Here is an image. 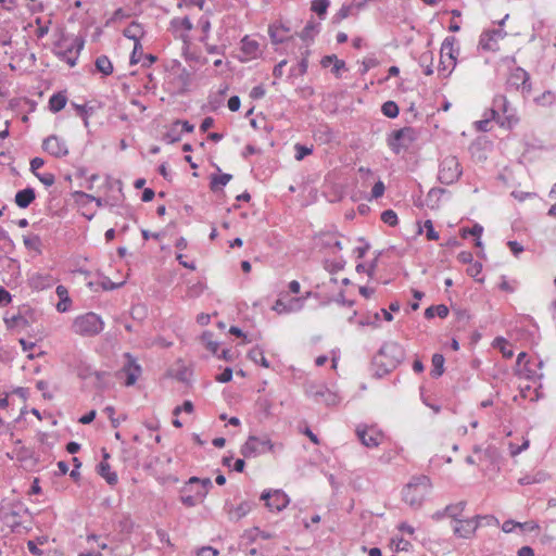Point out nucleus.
<instances>
[{
  "mask_svg": "<svg viewBox=\"0 0 556 556\" xmlns=\"http://www.w3.org/2000/svg\"><path fill=\"white\" fill-rule=\"evenodd\" d=\"M482 519L494 520L496 523L498 522L493 516H480L477 515L472 518L459 519L455 522L453 527V532L457 538L462 539H470L476 533L477 529L480 527V521Z\"/></svg>",
  "mask_w": 556,
  "mask_h": 556,
  "instance_id": "nucleus-11",
  "label": "nucleus"
},
{
  "mask_svg": "<svg viewBox=\"0 0 556 556\" xmlns=\"http://www.w3.org/2000/svg\"><path fill=\"white\" fill-rule=\"evenodd\" d=\"M172 24L174 26H179V27L184 28L187 31H190L193 28V24H192L191 20L188 16H185V17L178 18V20H173Z\"/></svg>",
  "mask_w": 556,
  "mask_h": 556,
  "instance_id": "nucleus-55",
  "label": "nucleus"
},
{
  "mask_svg": "<svg viewBox=\"0 0 556 556\" xmlns=\"http://www.w3.org/2000/svg\"><path fill=\"white\" fill-rule=\"evenodd\" d=\"M35 190L30 187L20 190L15 194V203L21 208H26L35 200Z\"/></svg>",
  "mask_w": 556,
  "mask_h": 556,
  "instance_id": "nucleus-25",
  "label": "nucleus"
},
{
  "mask_svg": "<svg viewBox=\"0 0 556 556\" xmlns=\"http://www.w3.org/2000/svg\"><path fill=\"white\" fill-rule=\"evenodd\" d=\"M491 118L496 121L501 127L511 129L518 123L516 111L510 106L507 98L504 94H496L492 102V108L489 110Z\"/></svg>",
  "mask_w": 556,
  "mask_h": 556,
  "instance_id": "nucleus-5",
  "label": "nucleus"
},
{
  "mask_svg": "<svg viewBox=\"0 0 556 556\" xmlns=\"http://www.w3.org/2000/svg\"><path fill=\"white\" fill-rule=\"evenodd\" d=\"M444 371V357L442 354L435 353L432 356V370L431 376L439 378Z\"/></svg>",
  "mask_w": 556,
  "mask_h": 556,
  "instance_id": "nucleus-40",
  "label": "nucleus"
},
{
  "mask_svg": "<svg viewBox=\"0 0 556 556\" xmlns=\"http://www.w3.org/2000/svg\"><path fill=\"white\" fill-rule=\"evenodd\" d=\"M212 486L210 478L191 477L181 488L179 500L186 507H194L204 501Z\"/></svg>",
  "mask_w": 556,
  "mask_h": 556,
  "instance_id": "nucleus-2",
  "label": "nucleus"
},
{
  "mask_svg": "<svg viewBox=\"0 0 556 556\" xmlns=\"http://www.w3.org/2000/svg\"><path fill=\"white\" fill-rule=\"evenodd\" d=\"M405 352L402 345L396 342H387L382 344L377 355L374 357V364L381 367L382 374H388L402 363Z\"/></svg>",
  "mask_w": 556,
  "mask_h": 556,
  "instance_id": "nucleus-4",
  "label": "nucleus"
},
{
  "mask_svg": "<svg viewBox=\"0 0 556 556\" xmlns=\"http://www.w3.org/2000/svg\"><path fill=\"white\" fill-rule=\"evenodd\" d=\"M55 293L60 299L59 303L56 304L58 312H60V313L67 312L72 304V300L68 296L67 289L64 286L60 285L56 287Z\"/></svg>",
  "mask_w": 556,
  "mask_h": 556,
  "instance_id": "nucleus-27",
  "label": "nucleus"
},
{
  "mask_svg": "<svg viewBox=\"0 0 556 556\" xmlns=\"http://www.w3.org/2000/svg\"><path fill=\"white\" fill-rule=\"evenodd\" d=\"M529 447V440H525L521 445L509 443V452L511 456H517Z\"/></svg>",
  "mask_w": 556,
  "mask_h": 556,
  "instance_id": "nucleus-59",
  "label": "nucleus"
},
{
  "mask_svg": "<svg viewBox=\"0 0 556 556\" xmlns=\"http://www.w3.org/2000/svg\"><path fill=\"white\" fill-rule=\"evenodd\" d=\"M104 186L108 190H113L114 188L117 189V197H116L115 202H111L110 199L94 197V195H91V194H88L85 192H77V194L86 198L90 202H94L97 204V206H99V207H101V206H110V207L118 206L124 198L123 192H122V181L118 179H114L111 176H106Z\"/></svg>",
  "mask_w": 556,
  "mask_h": 556,
  "instance_id": "nucleus-9",
  "label": "nucleus"
},
{
  "mask_svg": "<svg viewBox=\"0 0 556 556\" xmlns=\"http://www.w3.org/2000/svg\"><path fill=\"white\" fill-rule=\"evenodd\" d=\"M308 62L305 58H301L296 66L290 68V76H303L306 74Z\"/></svg>",
  "mask_w": 556,
  "mask_h": 556,
  "instance_id": "nucleus-45",
  "label": "nucleus"
},
{
  "mask_svg": "<svg viewBox=\"0 0 556 556\" xmlns=\"http://www.w3.org/2000/svg\"><path fill=\"white\" fill-rule=\"evenodd\" d=\"M306 394L316 403H324L327 406L336 405L338 396L323 384H308L306 387Z\"/></svg>",
  "mask_w": 556,
  "mask_h": 556,
  "instance_id": "nucleus-16",
  "label": "nucleus"
},
{
  "mask_svg": "<svg viewBox=\"0 0 556 556\" xmlns=\"http://www.w3.org/2000/svg\"><path fill=\"white\" fill-rule=\"evenodd\" d=\"M4 321H5L7 326H8V328H13V327L25 328L29 324L28 319L26 318V316L23 315L22 313L13 314L10 317H5Z\"/></svg>",
  "mask_w": 556,
  "mask_h": 556,
  "instance_id": "nucleus-39",
  "label": "nucleus"
},
{
  "mask_svg": "<svg viewBox=\"0 0 556 556\" xmlns=\"http://www.w3.org/2000/svg\"><path fill=\"white\" fill-rule=\"evenodd\" d=\"M493 345L495 348L500 349V351L502 352V354L505 358L513 357L514 352H513L511 345L509 344V342L506 339H504L502 337L495 338Z\"/></svg>",
  "mask_w": 556,
  "mask_h": 556,
  "instance_id": "nucleus-41",
  "label": "nucleus"
},
{
  "mask_svg": "<svg viewBox=\"0 0 556 556\" xmlns=\"http://www.w3.org/2000/svg\"><path fill=\"white\" fill-rule=\"evenodd\" d=\"M381 220L389 225V226H395L399 223V218L396 213L393 210H386L381 213Z\"/></svg>",
  "mask_w": 556,
  "mask_h": 556,
  "instance_id": "nucleus-47",
  "label": "nucleus"
},
{
  "mask_svg": "<svg viewBox=\"0 0 556 556\" xmlns=\"http://www.w3.org/2000/svg\"><path fill=\"white\" fill-rule=\"evenodd\" d=\"M320 25L315 22L313 18L309 20L302 31L299 34V37L303 42H312L315 36L319 33Z\"/></svg>",
  "mask_w": 556,
  "mask_h": 556,
  "instance_id": "nucleus-26",
  "label": "nucleus"
},
{
  "mask_svg": "<svg viewBox=\"0 0 556 556\" xmlns=\"http://www.w3.org/2000/svg\"><path fill=\"white\" fill-rule=\"evenodd\" d=\"M201 341L205 345V348L212 352V354L217 355V352L219 350V343L217 341L213 340V333L210 331L203 332L201 336Z\"/></svg>",
  "mask_w": 556,
  "mask_h": 556,
  "instance_id": "nucleus-42",
  "label": "nucleus"
},
{
  "mask_svg": "<svg viewBox=\"0 0 556 556\" xmlns=\"http://www.w3.org/2000/svg\"><path fill=\"white\" fill-rule=\"evenodd\" d=\"M356 435L366 447H377L382 443L384 434L376 426L358 425Z\"/></svg>",
  "mask_w": 556,
  "mask_h": 556,
  "instance_id": "nucleus-13",
  "label": "nucleus"
},
{
  "mask_svg": "<svg viewBox=\"0 0 556 556\" xmlns=\"http://www.w3.org/2000/svg\"><path fill=\"white\" fill-rule=\"evenodd\" d=\"M265 93H266V89L264 88V86L257 85L251 89L250 98L252 100H260V99L264 98Z\"/></svg>",
  "mask_w": 556,
  "mask_h": 556,
  "instance_id": "nucleus-60",
  "label": "nucleus"
},
{
  "mask_svg": "<svg viewBox=\"0 0 556 556\" xmlns=\"http://www.w3.org/2000/svg\"><path fill=\"white\" fill-rule=\"evenodd\" d=\"M142 53V46L140 42H135L134 50L130 54V64H137L140 62Z\"/></svg>",
  "mask_w": 556,
  "mask_h": 556,
  "instance_id": "nucleus-53",
  "label": "nucleus"
},
{
  "mask_svg": "<svg viewBox=\"0 0 556 556\" xmlns=\"http://www.w3.org/2000/svg\"><path fill=\"white\" fill-rule=\"evenodd\" d=\"M261 54L260 43L257 40L252 39L250 36H244L240 41V55L239 61L242 63L255 60Z\"/></svg>",
  "mask_w": 556,
  "mask_h": 556,
  "instance_id": "nucleus-18",
  "label": "nucleus"
},
{
  "mask_svg": "<svg viewBox=\"0 0 556 556\" xmlns=\"http://www.w3.org/2000/svg\"><path fill=\"white\" fill-rule=\"evenodd\" d=\"M96 70L103 76H110L113 73V64L106 55H100L94 61Z\"/></svg>",
  "mask_w": 556,
  "mask_h": 556,
  "instance_id": "nucleus-30",
  "label": "nucleus"
},
{
  "mask_svg": "<svg viewBox=\"0 0 556 556\" xmlns=\"http://www.w3.org/2000/svg\"><path fill=\"white\" fill-rule=\"evenodd\" d=\"M309 295L311 292H307L305 296L291 298L288 301H285L283 299H278L274 303L271 309L279 315L300 312L304 307L305 300Z\"/></svg>",
  "mask_w": 556,
  "mask_h": 556,
  "instance_id": "nucleus-17",
  "label": "nucleus"
},
{
  "mask_svg": "<svg viewBox=\"0 0 556 556\" xmlns=\"http://www.w3.org/2000/svg\"><path fill=\"white\" fill-rule=\"evenodd\" d=\"M72 105L75 109L77 115H79L80 117L86 115H92L93 113V108L87 106L86 104L72 103Z\"/></svg>",
  "mask_w": 556,
  "mask_h": 556,
  "instance_id": "nucleus-58",
  "label": "nucleus"
},
{
  "mask_svg": "<svg viewBox=\"0 0 556 556\" xmlns=\"http://www.w3.org/2000/svg\"><path fill=\"white\" fill-rule=\"evenodd\" d=\"M290 28L281 22H276L268 27V35L273 43H283L289 39Z\"/></svg>",
  "mask_w": 556,
  "mask_h": 556,
  "instance_id": "nucleus-22",
  "label": "nucleus"
},
{
  "mask_svg": "<svg viewBox=\"0 0 556 556\" xmlns=\"http://www.w3.org/2000/svg\"><path fill=\"white\" fill-rule=\"evenodd\" d=\"M381 112L384 116L389 118H395L400 113V109L394 101L390 100L382 104Z\"/></svg>",
  "mask_w": 556,
  "mask_h": 556,
  "instance_id": "nucleus-44",
  "label": "nucleus"
},
{
  "mask_svg": "<svg viewBox=\"0 0 556 556\" xmlns=\"http://www.w3.org/2000/svg\"><path fill=\"white\" fill-rule=\"evenodd\" d=\"M232 379V369L226 367L217 377L216 380L220 383H227Z\"/></svg>",
  "mask_w": 556,
  "mask_h": 556,
  "instance_id": "nucleus-63",
  "label": "nucleus"
},
{
  "mask_svg": "<svg viewBox=\"0 0 556 556\" xmlns=\"http://www.w3.org/2000/svg\"><path fill=\"white\" fill-rule=\"evenodd\" d=\"M506 36L502 28L483 31L480 36L479 45L483 50L495 51L498 49V40Z\"/></svg>",
  "mask_w": 556,
  "mask_h": 556,
  "instance_id": "nucleus-20",
  "label": "nucleus"
},
{
  "mask_svg": "<svg viewBox=\"0 0 556 556\" xmlns=\"http://www.w3.org/2000/svg\"><path fill=\"white\" fill-rule=\"evenodd\" d=\"M549 479V475L542 470L535 469L530 472L525 473L518 479V483L520 485H532V484H541Z\"/></svg>",
  "mask_w": 556,
  "mask_h": 556,
  "instance_id": "nucleus-23",
  "label": "nucleus"
},
{
  "mask_svg": "<svg viewBox=\"0 0 556 556\" xmlns=\"http://www.w3.org/2000/svg\"><path fill=\"white\" fill-rule=\"evenodd\" d=\"M432 484L427 476L413 477L403 489V501L413 508H419L429 495Z\"/></svg>",
  "mask_w": 556,
  "mask_h": 556,
  "instance_id": "nucleus-3",
  "label": "nucleus"
},
{
  "mask_svg": "<svg viewBox=\"0 0 556 556\" xmlns=\"http://www.w3.org/2000/svg\"><path fill=\"white\" fill-rule=\"evenodd\" d=\"M463 237H466L467 233L480 238L483 232V227L479 224H475L470 229H463Z\"/></svg>",
  "mask_w": 556,
  "mask_h": 556,
  "instance_id": "nucleus-62",
  "label": "nucleus"
},
{
  "mask_svg": "<svg viewBox=\"0 0 556 556\" xmlns=\"http://www.w3.org/2000/svg\"><path fill=\"white\" fill-rule=\"evenodd\" d=\"M462 175L463 166L456 156L446 155L439 161L438 180L442 185H453L459 180Z\"/></svg>",
  "mask_w": 556,
  "mask_h": 556,
  "instance_id": "nucleus-7",
  "label": "nucleus"
},
{
  "mask_svg": "<svg viewBox=\"0 0 556 556\" xmlns=\"http://www.w3.org/2000/svg\"><path fill=\"white\" fill-rule=\"evenodd\" d=\"M217 555H218V551L212 546H203L197 553V556H217Z\"/></svg>",
  "mask_w": 556,
  "mask_h": 556,
  "instance_id": "nucleus-64",
  "label": "nucleus"
},
{
  "mask_svg": "<svg viewBox=\"0 0 556 556\" xmlns=\"http://www.w3.org/2000/svg\"><path fill=\"white\" fill-rule=\"evenodd\" d=\"M98 473L110 484L115 485L118 481L117 473L111 470V466L106 462L98 465Z\"/></svg>",
  "mask_w": 556,
  "mask_h": 556,
  "instance_id": "nucleus-29",
  "label": "nucleus"
},
{
  "mask_svg": "<svg viewBox=\"0 0 556 556\" xmlns=\"http://www.w3.org/2000/svg\"><path fill=\"white\" fill-rule=\"evenodd\" d=\"M416 139V129L406 126L390 132L387 138V143L394 154H400L401 152L408 150Z\"/></svg>",
  "mask_w": 556,
  "mask_h": 556,
  "instance_id": "nucleus-8",
  "label": "nucleus"
},
{
  "mask_svg": "<svg viewBox=\"0 0 556 556\" xmlns=\"http://www.w3.org/2000/svg\"><path fill=\"white\" fill-rule=\"evenodd\" d=\"M455 37L450 36L446 37L441 45V55L442 58H447L451 65L450 73L455 68L456 56L458 54V50L455 49Z\"/></svg>",
  "mask_w": 556,
  "mask_h": 556,
  "instance_id": "nucleus-21",
  "label": "nucleus"
},
{
  "mask_svg": "<svg viewBox=\"0 0 556 556\" xmlns=\"http://www.w3.org/2000/svg\"><path fill=\"white\" fill-rule=\"evenodd\" d=\"M251 508L252 504L250 502H242L229 511L230 518L239 520L245 517L251 511Z\"/></svg>",
  "mask_w": 556,
  "mask_h": 556,
  "instance_id": "nucleus-37",
  "label": "nucleus"
},
{
  "mask_svg": "<svg viewBox=\"0 0 556 556\" xmlns=\"http://www.w3.org/2000/svg\"><path fill=\"white\" fill-rule=\"evenodd\" d=\"M198 27L202 31V36L200 37V42L203 45H206V41L208 40L210 33H211V21L207 15H202L198 20Z\"/></svg>",
  "mask_w": 556,
  "mask_h": 556,
  "instance_id": "nucleus-38",
  "label": "nucleus"
},
{
  "mask_svg": "<svg viewBox=\"0 0 556 556\" xmlns=\"http://www.w3.org/2000/svg\"><path fill=\"white\" fill-rule=\"evenodd\" d=\"M261 500L265 502L270 511H281L290 503L289 496L282 490H266L262 493Z\"/></svg>",
  "mask_w": 556,
  "mask_h": 556,
  "instance_id": "nucleus-14",
  "label": "nucleus"
},
{
  "mask_svg": "<svg viewBox=\"0 0 556 556\" xmlns=\"http://www.w3.org/2000/svg\"><path fill=\"white\" fill-rule=\"evenodd\" d=\"M273 448L274 444L267 437L250 435L241 447V454L245 458H251L273 451Z\"/></svg>",
  "mask_w": 556,
  "mask_h": 556,
  "instance_id": "nucleus-10",
  "label": "nucleus"
},
{
  "mask_svg": "<svg viewBox=\"0 0 556 556\" xmlns=\"http://www.w3.org/2000/svg\"><path fill=\"white\" fill-rule=\"evenodd\" d=\"M14 249V242L9 232L0 226V251L10 252Z\"/></svg>",
  "mask_w": 556,
  "mask_h": 556,
  "instance_id": "nucleus-43",
  "label": "nucleus"
},
{
  "mask_svg": "<svg viewBox=\"0 0 556 556\" xmlns=\"http://www.w3.org/2000/svg\"><path fill=\"white\" fill-rule=\"evenodd\" d=\"M248 536L251 541H255L257 538L263 540H268L271 538V534L265 531L260 530L258 528H254L249 531Z\"/></svg>",
  "mask_w": 556,
  "mask_h": 556,
  "instance_id": "nucleus-54",
  "label": "nucleus"
},
{
  "mask_svg": "<svg viewBox=\"0 0 556 556\" xmlns=\"http://www.w3.org/2000/svg\"><path fill=\"white\" fill-rule=\"evenodd\" d=\"M23 242L28 251H34L37 254L42 253V241L39 235L30 233L23 236Z\"/></svg>",
  "mask_w": 556,
  "mask_h": 556,
  "instance_id": "nucleus-28",
  "label": "nucleus"
},
{
  "mask_svg": "<svg viewBox=\"0 0 556 556\" xmlns=\"http://www.w3.org/2000/svg\"><path fill=\"white\" fill-rule=\"evenodd\" d=\"M528 523L527 522H517L515 520H511V519H508V520H505L502 525V530L505 532V533H511L516 528H523L526 527Z\"/></svg>",
  "mask_w": 556,
  "mask_h": 556,
  "instance_id": "nucleus-48",
  "label": "nucleus"
},
{
  "mask_svg": "<svg viewBox=\"0 0 556 556\" xmlns=\"http://www.w3.org/2000/svg\"><path fill=\"white\" fill-rule=\"evenodd\" d=\"M42 150L55 159H63L70 153L66 141L56 135L43 139Z\"/></svg>",
  "mask_w": 556,
  "mask_h": 556,
  "instance_id": "nucleus-15",
  "label": "nucleus"
},
{
  "mask_svg": "<svg viewBox=\"0 0 556 556\" xmlns=\"http://www.w3.org/2000/svg\"><path fill=\"white\" fill-rule=\"evenodd\" d=\"M294 149L296 151L295 153V159L298 161H301L303 160L305 156L309 155L312 152H313V149L312 148H307L306 146H302L300 143H296L294 146Z\"/></svg>",
  "mask_w": 556,
  "mask_h": 556,
  "instance_id": "nucleus-52",
  "label": "nucleus"
},
{
  "mask_svg": "<svg viewBox=\"0 0 556 556\" xmlns=\"http://www.w3.org/2000/svg\"><path fill=\"white\" fill-rule=\"evenodd\" d=\"M124 36L135 42H140L143 29L139 23L132 22L124 29Z\"/></svg>",
  "mask_w": 556,
  "mask_h": 556,
  "instance_id": "nucleus-34",
  "label": "nucleus"
},
{
  "mask_svg": "<svg viewBox=\"0 0 556 556\" xmlns=\"http://www.w3.org/2000/svg\"><path fill=\"white\" fill-rule=\"evenodd\" d=\"M329 7V0H314L312 2V11L323 17Z\"/></svg>",
  "mask_w": 556,
  "mask_h": 556,
  "instance_id": "nucleus-46",
  "label": "nucleus"
},
{
  "mask_svg": "<svg viewBox=\"0 0 556 556\" xmlns=\"http://www.w3.org/2000/svg\"><path fill=\"white\" fill-rule=\"evenodd\" d=\"M104 329V321L100 315L88 312L74 318L72 330L81 337H94Z\"/></svg>",
  "mask_w": 556,
  "mask_h": 556,
  "instance_id": "nucleus-6",
  "label": "nucleus"
},
{
  "mask_svg": "<svg viewBox=\"0 0 556 556\" xmlns=\"http://www.w3.org/2000/svg\"><path fill=\"white\" fill-rule=\"evenodd\" d=\"M248 357L252 362H254L255 364H257L264 368H269V366H270L269 362L265 357L264 350L260 346H255V348L251 349L248 353Z\"/></svg>",
  "mask_w": 556,
  "mask_h": 556,
  "instance_id": "nucleus-31",
  "label": "nucleus"
},
{
  "mask_svg": "<svg viewBox=\"0 0 556 556\" xmlns=\"http://www.w3.org/2000/svg\"><path fill=\"white\" fill-rule=\"evenodd\" d=\"M36 24L38 25V28L36 29V36H37V38L41 39L46 35H48L49 29H50L51 21H48L47 23L41 24V20L38 17L36 20Z\"/></svg>",
  "mask_w": 556,
  "mask_h": 556,
  "instance_id": "nucleus-51",
  "label": "nucleus"
},
{
  "mask_svg": "<svg viewBox=\"0 0 556 556\" xmlns=\"http://www.w3.org/2000/svg\"><path fill=\"white\" fill-rule=\"evenodd\" d=\"M466 507V502L460 501L455 504H450L445 507L446 517L452 518L455 522H457L460 518L459 516L463 514Z\"/></svg>",
  "mask_w": 556,
  "mask_h": 556,
  "instance_id": "nucleus-36",
  "label": "nucleus"
},
{
  "mask_svg": "<svg viewBox=\"0 0 556 556\" xmlns=\"http://www.w3.org/2000/svg\"><path fill=\"white\" fill-rule=\"evenodd\" d=\"M204 46H205V51L208 54H217V55L225 54V49H226L225 46L210 45L207 41H206V45H204Z\"/></svg>",
  "mask_w": 556,
  "mask_h": 556,
  "instance_id": "nucleus-61",
  "label": "nucleus"
},
{
  "mask_svg": "<svg viewBox=\"0 0 556 556\" xmlns=\"http://www.w3.org/2000/svg\"><path fill=\"white\" fill-rule=\"evenodd\" d=\"M123 357L125 358V363L121 370L118 371V376H125L124 384L126 387L134 386L139 377L142 374V367L138 363V359L129 352L124 353Z\"/></svg>",
  "mask_w": 556,
  "mask_h": 556,
  "instance_id": "nucleus-12",
  "label": "nucleus"
},
{
  "mask_svg": "<svg viewBox=\"0 0 556 556\" xmlns=\"http://www.w3.org/2000/svg\"><path fill=\"white\" fill-rule=\"evenodd\" d=\"M67 98L64 93H53L49 99V109L51 112L56 113L65 108Z\"/></svg>",
  "mask_w": 556,
  "mask_h": 556,
  "instance_id": "nucleus-32",
  "label": "nucleus"
},
{
  "mask_svg": "<svg viewBox=\"0 0 556 556\" xmlns=\"http://www.w3.org/2000/svg\"><path fill=\"white\" fill-rule=\"evenodd\" d=\"M55 36L56 39L52 52L59 60L74 67L85 47V39L73 34H67L63 29H60Z\"/></svg>",
  "mask_w": 556,
  "mask_h": 556,
  "instance_id": "nucleus-1",
  "label": "nucleus"
},
{
  "mask_svg": "<svg viewBox=\"0 0 556 556\" xmlns=\"http://www.w3.org/2000/svg\"><path fill=\"white\" fill-rule=\"evenodd\" d=\"M491 121H494V119L491 118L490 113L486 112L484 114V118L483 119H480V121L476 122L477 130H479V131H489L490 130L489 124H490Z\"/></svg>",
  "mask_w": 556,
  "mask_h": 556,
  "instance_id": "nucleus-56",
  "label": "nucleus"
},
{
  "mask_svg": "<svg viewBox=\"0 0 556 556\" xmlns=\"http://www.w3.org/2000/svg\"><path fill=\"white\" fill-rule=\"evenodd\" d=\"M448 307L444 304L431 305L426 308L425 317L427 319H431L434 316H439L440 318H445L448 315Z\"/></svg>",
  "mask_w": 556,
  "mask_h": 556,
  "instance_id": "nucleus-35",
  "label": "nucleus"
},
{
  "mask_svg": "<svg viewBox=\"0 0 556 556\" xmlns=\"http://www.w3.org/2000/svg\"><path fill=\"white\" fill-rule=\"evenodd\" d=\"M35 176L46 187H51L55 182V176L52 173H38Z\"/></svg>",
  "mask_w": 556,
  "mask_h": 556,
  "instance_id": "nucleus-50",
  "label": "nucleus"
},
{
  "mask_svg": "<svg viewBox=\"0 0 556 556\" xmlns=\"http://www.w3.org/2000/svg\"><path fill=\"white\" fill-rule=\"evenodd\" d=\"M54 283V278L50 274L36 273L29 278V285L36 290L50 288Z\"/></svg>",
  "mask_w": 556,
  "mask_h": 556,
  "instance_id": "nucleus-24",
  "label": "nucleus"
},
{
  "mask_svg": "<svg viewBox=\"0 0 556 556\" xmlns=\"http://www.w3.org/2000/svg\"><path fill=\"white\" fill-rule=\"evenodd\" d=\"M507 83L510 87H514L517 90L521 89L526 94H529L532 90L530 75L521 67H516L511 71Z\"/></svg>",
  "mask_w": 556,
  "mask_h": 556,
  "instance_id": "nucleus-19",
  "label": "nucleus"
},
{
  "mask_svg": "<svg viewBox=\"0 0 556 556\" xmlns=\"http://www.w3.org/2000/svg\"><path fill=\"white\" fill-rule=\"evenodd\" d=\"M232 176L230 174L213 175L211 177L210 188L213 192L222 190L230 180Z\"/></svg>",
  "mask_w": 556,
  "mask_h": 556,
  "instance_id": "nucleus-33",
  "label": "nucleus"
},
{
  "mask_svg": "<svg viewBox=\"0 0 556 556\" xmlns=\"http://www.w3.org/2000/svg\"><path fill=\"white\" fill-rule=\"evenodd\" d=\"M425 228H426V237L428 240H438L439 239V232L435 231L431 220L428 219L425 222Z\"/></svg>",
  "mask_w": 556,
  "mask_h": 556,
  "instance_id": "nucleus-57",
  "label": "nucleus"
},
{
  "mask_svg": "<svg viewBox=\"0 0 556 556\" xmlns=\"http://www.w3.org/2000/svg\"><path fill=\"white\" fill-rule=\"evenodd\" d=\"M384 190H386V187H384L383 181L378 180L371 189V195H370L369 200H377V199L381 198L384 193Z\"/></svg>",
  "mask_w": 556,
  "mask_h": 556,
  "instance_id": "nucleus-49",
  "label": "nucleus"
}]
</instances>
